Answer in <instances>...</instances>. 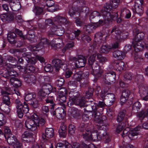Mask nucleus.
I'll use <instances>...</instances> for the list:
<instances>
[{"mask_svg":"<svg viewBox=\"0 0 148 148\" xmlns=\"http://www.w3.org/2000/svg\"><path fill=\"white\" fill-rule=\"evenodd\" d=\"M82 119L83 121H87L89 119V116L87 114H84L82 116Z\"/></svg>","mask_w":148,"mask_h":148,"instance_id":"69168bd1","label":"nucleus"},{"mask_svg":"<svg viewBox=\"0 0 148 148\" xmlns=\"http://www.w3.org/2000/svg\"><path fill=\"white\" fill-rule=\"evenodd\" d=\"M8 143L13 145L14 148H22L21 144L20 143L14 136L12 134L6 138Z\"/></svg>","mask_w":148,"mask_h":148,"instance_id":"aec40b11","label":"nucleus"},{"mask_svg":"<svg viewBox=\"0 0 148 148\" xmlns=\"http://www.w3.org/2000/svg\"><path fill=\"white\" fill-rule=\"evenodd\" d=\"M59 133L60 137H65L67 134L66 128L65 126H61L59 130Z\"/></svg>","mask_w":148,"mask_h":148,"instance_id":"7c9ffc66","label":"nucleus"},{"mask_svg":"<svg viewBox=\"0 0 148 148\" xmlns=\"http://www.w3.org/2000/svg\"><path fill=\"white\" fill-rule=\"evenodd\" d=\"M54 105H52V108L51 109V114L53 115H56L58 118H62L65 115V113L64 109L65 108L64 107L63 108L60 107L56 109L55 111L54 110Z\"/></svg>","mask_w":148,"mask_h":148,"instance_id":"f3484780","label":"nucleus"},{"mask_svg":"<svg viewBox=\"0 0 148 148\" xmlns=\"http://www.w3.org/2000/svg\"><path fill=\"white\" fill-rule=\"evenodd\" d=\"M54 135V131L52 128H47L45 130V134L42 135V138L44 139L47 138H51Z\"/></svg>","mask_w":148,"mask_h":148,"instance_id":"bb28decb","label":"nucleus"},{"mask_svg":"<svg viewBox=\"0 0 148 148\" xmlns=\"http://www.w3.org/2000/svg\"><path fill=\"white\" fill-rule=\"evenodd\" d=\"M1 92L2 95H5L3 96V99L5 104V106H4V104H3L2 107L1 108V109L5 114H8L10 113V109L9 106V105L10 104V102L9 101V97L7 96L9 94V93L8 92L4 91L3 90H2Z\"/></svg>","mask_w":148,"mask_h":148,"instance_id":"ddd939ff","label":"nucleus"},{"mask_svg":"<svg viewBox=\"0 0 148 148\" xmlns=\"http://www.w3.org/2000/svg\"><path fill=\"white\" fill-rule=\"evenodd\" d=\"M16 36V34L14 32H10L8 34V39L10 43H13Z\"/></svg>","mask_w":148,"mask_h":148,"instance_id":"f704fd0d","label":"nucleus"},{"mask_svg":"<svg viewBox=\"0 0 148 148\" xmlns=\"http://www.w3.org/2000/svg\"><path fill=\"white\" fill-rule=\"evenodd\" d=\"M55 19V23L56 24L57 23H60L61 24L65 25L66 23V19L61 16H57Z\"/></svg>","mask_w":148,"mask_h":148,"instance_id":"c756f323","label":"nucleus"},{"mask_svg":"<svg viewBox=\"0 0 148 148\" xmlns=\"http://www.w3.org/2000/svg\"><path fill=\"white\" fill-rule=\"evenodd\" d=\"M46 3L47 6L49 7H52L54 3L53 1L50 0H47Z\"/></svg>","mask_w":148,"mask_h":148,"instance_id":"680f3d73","label":"nucleus"},{"mask_svg":"<svg viewBox=\"0 0 148 148\" xmlns=\"http://www.w3.org/2000/svg\"><path fill=\"white\" fill-rule=\"evenodd\" d=\"M45 122V120L42 118L38 117L36 114L34 113L26 121L25 126L27 129L33 131L36 130L39 124L42 125Z\"/></svg>","mask_w":148,"mask_h":148,"instance_id":"20e7f679","label":"nucleus"},{"mask_svg":"<svg viewBox=\"0 0 148 148\" xmlns=\"http://www.w3.org/2000/svg\"><path fill=\"white\" fill-rule=\"evenodd\" d=\"M134 59L135 61L138 62H140L143 60V59L141 56L137 53L134 55Z\"/></svg>","mask_w":148,"mask_h":148,"instance_id":"c03bdc74","label":"nucleus"},{"mask_svg":"<svg viewBox=\"0 0 148 148\" xmlns=\"http://www.w3.org/2000/svg\"><path fill=\"white\" fill-rule=\"evenodd\" d=\"M53 64L54 66V68L56 72H58L60 69L62 68L65 71V75L66 78H69L72 73L71 71L69 69H66V62L63 60L56 59L53 60Z\"/></svg>","mask_w":148,"mask_h":148,"instance_id":"423d86ee","label":"nucleus"},{"mask_svg":"<svg viewBox=\"0 0 148 148\" xmlns=\"http://www.w3.org/2000/svg\"><path fill=\"white\" fill-rule=\"evenodd\" d=\"M77 92L73 89H72L69 94V100L68 104V106L73 105L74 104L82 107L84 106L86 102L84 97H79Z\"/></svg>","mask_w":148,"mask_h":148,"instance_id":"39448f33","label":"nucleus"},{"mask_svg":"<svg viewBox=\"0 0 148 148\" xmlns=\"http://www.w3.org/2000/svg\"><path fill=\"white\" fill-rule=\"evenodd\" d=\"M97 57L99 59V61L102 63L105 62L107 61L106 58L105 57L102 56L100 54H97Z\"/></svg>","mask_w":148,"mask_h":148,"instance_id":"4d7b16f0","label":"nucleus"},{"mask_svg":"<svg viewBox=\"0 0 148 148\" xmlns=\"http://www.w3.org/2000/svg\"><path fill=\"white\" fill-rule=\"evenodd\" d=\"M32 136L31 134L27 132H25L22 135L21 138L23 141H28L25 139L30 138Z\"/></svg>","mask_w":148,"mask_h":148,"instance_id":"58836bf2","label":"nucleus"},{"mask_svg":"<svg viewBox=\"0 0 148 148\" xmlns=\"http://www.w3.org/2000/svg\"><path fill=\"white\" fill-rule=\"evenodd\" d=\"M64 82V80L63 78L59 77L58 78L56 79V83L58 86L60 87L63 85Z\"/></svg>","mask_w":148,"mask_h":148,"instance_id":"37998d69","label":"nucleus"},{"mask_svg":"<svg viewBox=\"0 0 148 148\" xmlns=\"http://www.w3.org/2000/svg\"><path fill=\"white\" fill-rule=\"evenodd\" d=\"M5 116L3 114L0 112V126L4 124Z\"/></svg>","mask_w":148,"mask_h":148,"instance_id":"5fc2aeb1","label":"nucleus"},{"mask_svg":"<svg viewBox=\"0 0 148 148\" xmlns=\"http://www.w3.org/2000/svg\"><path fill=\"white\" fill-rule=\"evenodd\" d=\"M130 94V92L128 90H123L122 93V95L123 97H125L126 98H128Z\"/></svg>","mask_w":148,"mask_h":148,"instance_id":"6e6d98bb","label":"nucleus"},{"mask_svg":"<svg viewBox=\"0 0 148 148\" xmlns=\"http://www.w3.org/2000/svg\"><path fill=\"white\" fill-rule=\"evenodd\" d=\"M83 78V75L81 71L76 73L74 75L73 77V79L78 82L81 81Z\"/></svg>","mask_w":148,"mask_h":148,"instance_id":"72a5a7b5","label":"nucleus"},{"mask_svg":"<svg viewBox=\"0 0 148 148\" xmlns=\"http://www.w3.org/2000/svg\"><path fill=\"white\" fill-rule=\"evenodd\" d=\"M141 106V104L138 101H137L134 103L133 105V109L134 110L139 109Z\"/></svg>","mask_w":148,"mask_h":148,"instance_id":"864d4df0","label":"nucleus"},{"mask_svg":"<svg viewBox=\"0 0 148 148\" xmlns=\"http://www.w3.org/2000/svg\"><path fill=\"white\" fill-rule=\"evenodd\" d=\"M42 8L38 7H35L33 10L34 12L35 13L36 15L40 14L42 12Z\"/></svg>","mask_w":148,"mask_h":148,"instance_id":"de8ad7c7","label":"nucleus"},{"mask_svg":"<svg viewBox=\"0 0 148 148\" xmlns=\"http://www.w3.org/2000/svg\"><path fill=\"white\" fill-rule=\"evenodd\" d=\"M119 2L120 0H112L110 4L107 3L104 5L103 9L101 11V14L105 22L114 20L118 16L116 13L112 11L113 9L118 7Z\"/></svg>","mask_w":148,"mask_h":148,"instance_id":"f03ea898","label":"nucleus"},{"mask_svg":"<svg viewBox=\"0 0 148 148\" xmlns=\"http://www.w3.org/2000/svg\"><path fill=\"white\" fill-rule=\"evenodd\" d=\"M34 37V35L32 30H30L28 32V34L27 35L26 38L28 40H32V39Z\"/></svg>","mask_w":148,"mask_h":148,"instance_id":"603ef678","label":"nucleus"},{"mask_svg":"<svg viewBox=\"0 0 148 148\" xmlns=\"http://www.w3.org/2000/svg\"><path fill=\"white\" fill-rule=\"evenodd\" d=\"M144 36V34L143 33H138L137 34V37L138 39H136L133 42V45L135 51H139L142 50L143 49L147 47L144 42L141 40L143 38Z\"/></svg>","mask_w":148,"mask_h":148,"instance_id":"1a4fd4ad","label":"nucleus"},{"mask_svg":"<svg viewBox=\"0 0 148 148\" xmlns=\"http://www.w3.org/2000/svg\"><path fill=\"white\" fill-rule=\"evenodd\" d=\"M54 98L52 96L50 95L48 96L47 99L46 100V102L47 103H49L52 105H53V100Z\"/></svg>","mask_w":148,"mask_h":148,"instance_id":"13d9d810","label":"nucleus"},{"mask_svg":"<svg viewBox=\"0 0 148 148\" xmlns=\"http://www.w3.org/2000/svg\"><path fill=\"white\" fill-rule=\"evenodd\" d=\"M80 146H81L83 148H95L94 145L91 144L88 146L85 143H82L81 145L80 146L79 143H74L73 144V146H72L67 142H65V147H66V148H79Z\"/></svg>","mask_w":148,"mask_h":148,"instance_id":"a211bd4d","label":"nucleus"},{"mask_svg":"<svg viewBox=\"0 0 148 148\" xmlns=\"http://www.w3.org/2000/svg\"><path fill=\"white\" fill-rule=\"evenodd\" d=\"M10 7L14 11H18L21 8V6L18 0H12L9 2Z\"/></svg>","mask_w":148,"mask_h":148,"instance_id":"393cba45","label":"nucleus"},{"mask_svg":"<svg viewBox=\"0 0 148 148\" xmlns=\"http://www.w3.org/2000/svg\"><path fill=\"white\" fill-rule=\"evenodd\" d=\"M95 54H93L90 57L88 60V63L90 65H92L93 63L95 60Z\"/></svg>","mask_w":148,"mask_h":148,"instance_id":"3c124183","label":"nucleus"},{"mask_svg":"<svg viewBox=\"0 0 148 148\" xmlns=\"http://www.w3.org/2000/svg\"><path fill=\"white\" fill-rule=\"evenodd\" d=\"M53 63V62H52ZM53 69L52 68L51 65L50 64H47L44 67V69L45 71L46 72H49L52 71L53 70H55V69L54 68V66H53Z\"/></svg>","mask_w":148,"mask_h":148,"instance_id":"49530a36","label":"nucleus"},{"mask_svg":"<svg viewBox=\"0 0 148 148\" xmlns=\"http://www.w3.org/2000/svg\"><path fill=\"white\" fill-rule=\"evenodd\" d=\"M128 99L125 97H123V96H121L120 99V103L122 105L125 103Z\"/></svg>","mask_w":148,"mask_h":148,"instance_id":"338daca9","label":"nucleus"},{"mask_svg":"<svg viewBox=\"0 0 148 148\" xmlns=\"http://www.w3.org/2000/svg\"><path fill=\"white\" fill-rule=\"evenodd\" d=\"M125 111H124L119 113L117 119L118 122H120L123 120L125 116Z\"/></svg>","mask_w":148,"mask_h":148,"instance_id":"4c0bfd02","label":"nucleus"},{"mask_svg":"<svg viewBox=\"0 0 148 148\" xmlns=\"http://www.w3.org/2000/svg\"><path fill=\"white\" fill-rule=\"evenodd\" d=\"M56 148H66V147H65V143L64 144L62 143H58L56 146Z\"/></svg>","mask_w":148,"mask_h":148,"instance_id":"0e129e2a","label":"nucleus"},{"mask_svg":"<svg viewBox=\"0 0 148 148\" xmlns=\"http://www.w3.org/2000/svg\"><path fill=\"white\" fill-rule=\"evenodd\" d=\"M73 61L75 63V65L77 68L82 67L84 66L86 62V60L83 56H79L77 59L75 58H73Z\"/></svg>","mask_w":148,"mask_h":148,"instance_id":"412c9836","label":"nucleus"},{"mask_svg":"<svg viewBox=\"0 0 148 148\" xmlns=\"http://www.w3.org/2000/svg\"><path fill=\"white\" fill-rule=\"evenodd\" d=\"M106 74L107 75H106V78H108V76H109L110 77V79H111L112 78L114 79L116 77L115 73L113 71H109L107 72Z\"/></svg>","mask_w":148,"mask_h":148,"instance_id":"79ce46f5","label":"nucleus"},{"mask_svg":"<svg viewBox=\"0 0 148 148\" xmlns=\"http://www.w3.org/2000/svg\"><path fill=\"white\" fill-rule=\"evenodd\" d=\"M125 54L121 51L117 50L115 51L113 53V56L119 60H122L125 57Z\"/></svg>","mask_w":148,"mask_h":148,"instance_id":"cd10ccee","label":"nucleus"},{"mask_svg":"<svg viewBox=\"0 0 148 148\" xmlns=\"http://www.w3.org/2000/svg\"><path fill=\"white\" fill-rule=\"evenodd\" d=\"M68 113L69 115L72 116L76 119H78L79 116V111L77 108L74 107L69 109Z\"/></svg>","mask_w":148,"mask_h":148,"instance_id":"a878e982","label":"nucleus"},{"mask_svg":"<svg viewBox=\"0 0 148 148\" xmlns=\"http://www.w3.org/2000/svg\"><path fill=\"white\" fill-rule=\"evenodd\" d=\"M66 90L64 88L60 89L57 93V95L58 97V100L61 102H64L66 101Z\"/></svg>","mask_w":148,"mask_h":148,"instance_id":"b1692460","label":"nucleus"},{"mask_svg":"<svg viewBox=\"0 0 148 148\" xmlns=\"http://www.w3.org/2000/svg\"><path fill=\"white\" fill-rule=\"evenodd\" d=\"M15 103L16 104L17 112L18 116L19 118H21L23 115L22 108L23 111L24 113H27L29 111V107L25 102H24V105L23 106L22 103L19 99H16Z\"/></svg>","mask_w":148,"mask_h":148,"instance_id":"9b49d317","label":"nucleus"},{"mask_svg":"<svg viewBox=\"0 0 148 148\" xmlns=\"http://www.w3.org/2000/svg\"><path fill=\"white\" fill-rule=\"evenodd\" d=\"M36 95L33 93H28L27 94L25 97V100L26 101L32 100L34 99L35 98Z\"/></svg>","mask_w":148,"mask_h":148,"instance_id":"c9c22d12","label":"nucleus"},{"mask_svg":"<svg viewBox=\"0 0 148 148\" xmlns=\"http://www.w3.org/2000/svg\"><path fill=\"white\" fill-rule=\"evenodd\" d=\"M92 74L96 78L100 77L102 73V68L100 67L98 63H96L92 67Z\"/></svg>","mask_w":148,"mask_h":148,"instance_id":"4be33fe9","label":"nucleus"},{"mask_svg":"<svg viewBox=\"0 0 148 148\" xmlns=\"http://www.w3.org/2000/svg\"><path fill=\"white\" fill-rule=\"evenodd\" d=\"M132 74L130 72L126 73L124 75V77L126 80H131L132 77Z\"/></svg>","mask_w":148,"mask_h":148,"instance_id":"8fccbe9b","label":"nucleus"},{"mask_svg":"<svg viewBox=\"0 0 148 148\" xmlns=\"http://www.w3.org/2000/svg\"><path fill=\"white\" fill-rule=\"evenodd\" d=\"M5 60H2V58L0 57V66L2 67L3 66H5V65H7L8 67L10 68H13L14 67L13 66H11V65L9 64L8 65V64L5 63Z\"/></svg>","mask_w":148,"mask_h":148,"instance_id":"09e8293b","label":"nucleus"},{"mask_svg":"<svg viewBox=\"0 0 148 148\" xmlns=\"http://www.w3.org/2000/svg\"><path fill=\"white\" fill-rule=\"evenodd\" d=\"M6 58L9 61V62H14L16 61V60L14 58L10 56H7V58Z\"/></svg>","mask_w":148,"mask_h":148,"instance_id":"e2e57ef3","label":"nucleus"},{"mask_svg":"<svg viewBox=\"0 0 148 148\" xmlns=\"http://www.w3.org/2000/svg\"><path fill=\"white\" fill-rule=\"evenodd\" d=\"M29 103L34 108H36L38 106V101L35 98L29 101Z\"/></svg>","mask_w":148,"mask_h":148,"instance_id":"a18cd8bd","label":"nucleus"},{"mask_svg":"<svg viewBox=\"0 0 148 148\" xmlns=\"http://www.w3.org/2000/svg\"><path fill=\"white\" fill-rule=\"evenodd\" d=\"M45 23L47 25L50 27L51 26V29L48 33L49 35L54 34L59 36H61L64 33V30L63 28L61 25L57 26L55 24H53L51 20L47 19L46 20Z\"/></svg>","mask_w":148,"mask_h":148,"instance_id":"6e6552de","label":"nucleus"},{"mask_svg":"<svg viewBox=\"0 0 148 148\" xmlns=\"http://www.w3.org/2000/svg\"><path fill=\"white\" fill-rule=\"evenodd\" d=\"M92 104L94 103V105H91L90 106L92 108V110L93 111V112L92 114V116L93 119L96 122L101 123L102 122L101 119V116L100 115L99 112H97L96 111L97 109V107H100L103 108L106 105L103 102L100 101L99 102V105H97L93 102L91 101Z\"/></svg>","mask_w":148,"mask_h":148,"instance_id":"9d476101","label":"nucleus"},{"mask_svg":"<svg viewBox=\"0 0 148 148\" xmlns=\"http://www.w3.org/2000/svg\"><path fill=\"white\" fill-rule=\"evenodd\" d=\"M63 45L62 40L60 38L53 39L50 43L49 42L47 39L45 38H41L40 43L36 46L32 47L31 51L32 53V58H30L29 56H27L25 57V59L28 63H30L34 64L38 59L41 62H43L45 61L44 58L41 56L36 55L39 50L43 49L44 47H47L49 45H50L51 47L56 48H59Z\"/></svg>","mask_w":148,"mask_h":148,"instance_id":"f257e3e1","label":"nucleus"},{"mask_svg":"<svg viewBox=\"0 0 148 148\" xmlns=\"http://www.w3.org/2000/svg\"><path fill=\"white\" fill-rule=\"evenodd\" d=\"M103 18L101 16L99 12L97 11L92 12L90 16L89 19L91 21L95 18V20L97 19L99 20V22L97 23H94L88 25L86 26V31L88 32H90L92 29H95L97 27L101 25L103 23V21L101 19Z\"/></svg>","mask_w":148,"mask_h":148,"instance_id":"0eeeda50","label":"nucleus"},{"mask_svg":"<svg viewBox=\"0 0 148 148\" xmlns=\"http://www.w3.org/2000/svg\"><path fill=\"white\" fill-rule=\"evenodd\" d=\"M143 0H136L134 5V9H133V12L141 15L143 13V8L141 5L143 4Z\"/></svg>","mask_w":148,"mask_h":148,"instance_id":"6ab92c4d","label":"nucleus"},{"mask_svg":"<svg viewBox=\"0 0 148 148\" xmlns=\"http://www.w3.org/2000/svg\"><path fill=\"white\" fill-rule=\"evenodd\" d=\"M114 32V34L113 33V34L114 35L116 38L117 39V41L114 43L112 45V47H111V49L112 48L115 49L118 48L119 45V43L122 40V39L121 38L120 31L115 27H114L111 32V33H112Z\"/></svg>","mask_w":148,"mask_h":148,"instance_id":"2eb2a0df","label":"nucleus"},{"mask_svg":"<svg viewBox=\"0 0 148 148\" xmlns=\"http://www.w3.org/2000/svg\"><path fill=\"white\" fill-rule=\"evenodd\" d=\"M10 82L11 83V85H12L15 87H18L20 86L21 85V83L20 81L13 77H12L10 79Z\"/></svg>","mask_w":148,"mask_h":148,"instance_id":"c85d7f7f","label":"nucleus"},{"mask_svg":"<svg viewBox=\"0 0 148 148\" xmlns=\"http://www.w3.org/2000/svg\"><path fill=\"white\" fill-rule=\"evenodd\" d=\"M124 63L123 62H120L118 63H117L116 65V67L117 68L116 70L118 71H121L123 70L124 68Z\"/></svg>","mask_w":148,"mask_h":148,"instance_id":"e433bc0d","label":"nucleus"},{"mask_svg":"<svg viewBox=\"0 0 148 148\" xmlns=\"http://www.w3.org/2000/svg\"><path fill=\"white\" fill-rule=\"evenodd\" d=\"M139 92L140 95L143 96V95L148 93V89L143 85H141L139 87Z\"/></svg>","mask_w":148,"mask_h":148,"instance_id":"2f4dec72","label":"nucleus"},{"mask_svg":"<svg viewBox=\"0 0 148 148\" xmlns=\"http://www.w3.org/2000/svg\"><path fill=\"white\" fill-rule=\"evenodd\" d=\"M12 135L11 134L10 130L8 127H4V136L6 139L8 137H9L10 136Z\"/></svg>","mask_w":148,"mask_h":148,"instance_id":"a19ab883","label":"nucleus"},{"mask_svg":"<svg viewBox=\"0 0 148 148\" xmlns=\"http://www.w3.org/2000/svg\"><path fill=\"white\" fill-rule=\"evenodd\" d=\"M1 20L4 22L8 23L12 21L14 18L13 15L8 13L1 14L0 16Z\"/></svg>","mask_w":148,"mask_h":148,"instance_id":"5701e85b","label":"nucleus"},{"mask_svg":"<svg viewBox=\"0 0 148 148\" xmlns=\"http://www.w3.org/2000/svg\"><path fill=\"white\" fill-rule=\"evenodd\" d=\"M107 91L106 90L102 91L101 93V96L102 98L103 99L105 97H106L105 95H107L108 98L106 99V103L107 106H110L114 103L115 100L114 95L113 94H106Z\"/></svg>","mask_w":148,"mask_h":148,"instance_id":"dca6fc26","label":"nucleus"},{"mask_svg":"<svg viewBox=\"0 0 148 148\" xmlns=\"http://www.w3.org/2000/svg\"><path fill=\"white\" fill-rule=\"evenodd\" d=\"M111 49L110 46L103 45L102 46L99 50L100 53H107L109 52Z\"/></svg>","mask_w":148,"mask_h":148,"instance_id":"473e14b6","label":"nucleus"},{"mask_svg":"<svg viewBox=\"0 0 148 148\" xmlns=\"http://www.w3.org/2000/svg\"><path fill=\"white\" fill-rule=\"evenodd\" d=\"M86 130L83 134V138L86 140H93L97 141L101 139H106L105 143H107L110 141V136L103 130H99L98 131L95 130L91 132L89 130Z\"/></svg>","mask_w":148,"mask_h":148,"instance_id":"7ed1b4c3","label":"nucleus"},{"mask_svg":"<svg viewBox=\"0 0 148 148\" xmlns=\"http://www.w3.org/2000/svg\"><path fill=\"white\" fill-rule=\"evenodd\" d=\"M69 14L71 17L73 16L75 14V10L73 8L69 9Z\"/></svg>","mask_w":148,"mask_h":148,"instance_id":"774afa93","label":"nucleus"},{"mask_svg":"<svg viewBox=\"0 0 148 148\" xmlns=\"http://www.w3.org/2000/svg\"><path fill=\"white\" fill-rule=\"evenodd\" d=\"M129 11V10H128L126 8H124L122 9L121 11V16H123L128 12L127 11Z\"/></svg>","mask_w":148,"mask_h":148,"instance_id":"052dcab7","label":"nucleus"},{"mask_svg":"<svg viewBox=\"0 0 148 148\" xmlns=\"http://www.w3.org/2000/svg\"><path fill=\"white\" fill-rule=\"evenodd\" d=\"M51 91L56 92V89L52 88V86L49 84L43 86L42 89L38 92V94L41 96L44 97L50 94Z\"/></svg>","mask_w":148,"mask_h":148,"instance_id":"4468645a","label":"nucleus"},{"mask_svg":"<svg viewBox=\"0 0 148 148\" xmlns=\"http://www.w3.org/2000/svg\"><path fill=\"white\" fill-rule=\"evenodd\" d=\"M75 128L74 125H70L69 127V133L71 135H73L75 133Z\"/></svg>","mask_w":148,"mask_h":148,"instance_id":"ea45409f","label":"nucleus"},{"mask_svg":"<svg viewBox=\"0 0 148 148\" xmlns=\"http://www.w3.org/2000/svg\"><path fill=\"white\" fill-rule=\"evenodd\" d=\"M140 126H138L137 127L132 130H130L129 128L127 127L124 130L121 136L123 137L125 136H128L131 140L135 139L136 138L135 137L137 136L138 134V132L140 130Z\"/></svg>","mask_w":148,"mask_h":148,"instance_id":"f8f14e48","label":"nucleus"},{"mask_svg":"<svg viewBox=\"0 0 148 148\" xmlns=\"http://www.w3.org/2000/svg\"><path fill=\"white\" fill-rule=\"evenodd\" d=\"M122 126L119 125L117 127L116 129V132L118 133L121 131L122 130V128H123L124 127H126L125 125H124V123H122Z\"/></svg>","mask_w":148,"mask_h":148,"instance_id":"bf43d9fd","label":"nucleus"}]
</instances>
